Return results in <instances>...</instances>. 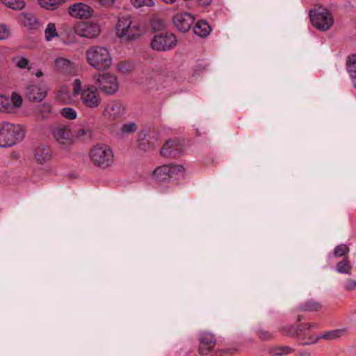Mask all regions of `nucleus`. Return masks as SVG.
I'll list each match as a JSON object with an SVG mask.
<instances>
[{
  "label": "nucleus",
  "instance_id": "f257e3e1",
  "mask_svg": "<svg viewBox=\"0 0 356 356\" xmlns=\"http://www.w3.org/2000/svg\"><path fill=\"white\" fill-rule=\"evenodd\" d=\"M73 93L75 97H79L81 104L87 108H97L102 103V98L97 87L91 84L83 86L79 79L74 81Z\"/></svg>",
  "mask_w": 356,
  "mask_h": 356
},
{
  "label": "nucleus",
  "instance_id": "f03ea898",
  "mask_svg": "<svg viewBox=\"0 0 356 356\" xmlns=\"http://www.w3.org/2000/svg\"><path fill=\"white\" fill-rule=\"evenodd\" d=\"M86 58L88 64L97 70H106L112 65V58L108 50L104 47H90L86 51Z\"/></svg>",
  "mask_w": 356,
  "mask_h": 356
},
{
  "label": "nucleus",
  "instance_id": "7ed1b4c3",
  "mask_svg": "<svg viewBox=\"0 0 356 356\" xmlns=\"http://www.w3.org/2000/svg\"><path fill=\"white\" fill-rule=\"evenodd\" d=\"M24 131L18 124L4 122L0 124V147H12L23 140Z\"/></svg>",
  "mask_w": 356,
  "mask_h": 356
},
{
  "label": "nucleus",
  "instance_id": "20e7f679",
  "mask_svg": "<svg viewBox=\"0 0 356 356\" xmlns=\"http://www.w3.org/2000/svg\"><path fill=\"white\" fill-rule=\"evenodd\" d=\"M89 157L93 165L102 169L111 167L114 163V153L110 146L97 144L89 152Z\"/></svg>",
  "mask_w": 356,
  "mask_h": 356
},
{
  "label": "nucleus",
  "instance_id": "39448f33",
  "mask_svg": "<svg viewBox=\"0 0 356 356\" xmlns=\"http://www.w3.org/2000/svg\"><path fill=\"white\" fill-rule=\"evenodd\" d=\"M116 33L120 38L126 40L136 39L142 33L140 24L129 15L122 16L118 19Z\"/></svg>",
  "mask_w": 356,
  "mask_h": 356
},
{
  "label": "nucleus",
  "instance_id": "423d86ee",
  "mask_svg": "<svg viewBox=\"0 0 356 356\" xmlns=\"http://www.w3.org/2000/svg\"><path fill=\"white\" fill-rule=\"evenodd\" d=\"M93 80L99 90L106 95H113L119 88L117 77L110 73L97 74Z\"/></svg>",
  "mask_w": 356,
  "mask_h": 356
},
{
  "label": "nucleus",
  "instance_id": "0eeeda50",
  "mask_svg": "<svg viewBox=\"0 0 356 356\" xmlns=\"http://www.w3.org/2000/svg\"><path fill=\"white\" fill-rule=\"evenodd\" d=\"M161 142L159 135L151 130L143 129L138 135V147L143 152H151L154 150Z\"/></svg>",
  "mask_w": 356,
  "mask_h": 356
},
{
  "label": "nucleus",
  "instance_id": "6e6552de",
  "mask_svg": "<svg viewBox=\"0 0 356 356\" xmlns=\"http://www.w3.org/2000/svg\"><path fill=\"white\" fill-rule=\"evenodd\" d=\"M177 44V37L173 33L165 32L156 34L151 42V47L158 51H167L173 49Z\"/></svg>",
  "mask_w": 356,
  "mask_h": 356
},
{
  "label": "nucleus",
  "instance_id": "1a4fd4ad",
  "mask_svg": "<svg viewBox=\"0 0 356 356\" xmlns=\"http://www.w3.org/2000/svg\"><path fill=\"white\" fill-rule=\"evenodd\" d=\"M216 339L213 334L206 332L200 337L199 353L202 355H207L211 353V356H222L223 351L217 348Z\"/></svg>",
  "mask_w": 356,
  "mask_h": 356
},
{
  "label": "nucleus",
  "instance_id": "9d476101",
  "mask_svg": "<svg viewBox=\"0 0 356 356\" xmlns=\"http://www.w3.org/2000/svg\"><path fill=\"white\" fill-rule=\"evenodd\" d=\"M309 17L314 26L317 29L325 31L330 29L333 24V18L331 13L323 9L322 11L311 10Z\"/></svg>",
  "mask_w": 356,
  "mask_h": 356
},
{
  "label": "nucleus",
  "instance_id": "9b49d317",
  "mask_svg": "<svg viewBox=\"0 0 356 356\" xmlns=\"http://www.w3.org/2000/svg\"><path fill=\"white\" fill-rule=\"evenodd\" d=\"M125 114V108L118 100H111L107 102L102 115L105 119L114 122L121 119Z\"/></svg>",
  "mask_w": 356,
  "mask_h": 356
},
{
  "label": "nucleus",
  "instance_id": "f8f14e48",
  "mask_svg": "<svg viewBox=\"0 0 356 356\" xmlns=\"http://www.w3.org/2000/svg\"><path fill=\"white\" fill-rule=\"evenodd\" d=\"M74 33L81 36L87 38H94L100 33V27L96 23L89 22H80L74 27Z\"/></svg>",
  "mask_w": 356,
  "mask_h": 356
},
{
  "label": "nucleus",
  "instance_id": "ddd939ff",
  "mask_svg": "<svg viewBox=\"0 0 356 356\" xmlns=\"http://www.w3.org/2000/svg\"><path fill=\"white\" fill-rule=\"evenodd\" d=\"M348 334V327L327 330L318 335L312 341L304 342L302 344L309 345L316 343L321 339H324L328 341H334L347 336Z\"/></svg>",
  "mask_w": 356,
  "mask_h": 356
},
{
  "label": "nucleus",
  "instance_id": "4468645a",
  "mask_svg": "<svg viewBox=\"0 0 356 356\" xmlns=\"http://www.w3.org/2000/svg\"><path fill=\"white\" fill-rule=\"evenodd\" d=\"M22 99L20 95L13 92L10 98L0 95V111L11 113L21 106Z\"/></svg>",
  "mask_w": 356,
  "mask_h": 356
},
{
  "label": "nucleus",
  "instance_id": "2eb2a0df",
  "mask_svg": "<svg viewBox=\"0 0 356 356\" xmlns=\"http://www.w3.org/2000/svg\"><path fill=\"white\" fill-rule=\"evenodd\" d=\"M182 151L181 145L177 140L170 139L165 142L160 150V154L165 158H177Z\"/></svg>",
  "mask_w": 356,
  "mask_h": 356
},
{
  "label": "nucleus",
  "instance_id": "dca6fc26",
  "mask_svg": "<svg viewBox=\"0 0 356 356\" xmlns=\"http://www.w3.org/2000/svg\"><path fill=\"white\" fill-rule=\"evenodd\" d=\"M195 20L194 17L188 13H180L173 17V23L181 32L188 31Z\"/></svg>",
  "mask_w": 356,
  "mask_h": 356
},
{
  "label": "nucleus",
  "instance_id": "f3484780",
  "mask_svg": "<svg viewBox=\"0 0 356 356\" xmlns=\"http://www.w3.org/2000/svg\"><path fill=\"white\" fill-rule=\"evenodd\" d=\"M69 13L71 16L76 18H88L93 13V10L88 5L83 3H78L71 6L69 8Z\"/></svg>",
  "mask_w": 356,
  "mask_h": 356
},
{
  "label": "nucleus",
  "instance_id": "a211bd4d",
  "mask_svg": "<svg viewBox=\"0 0 356 356\" xmlns=\"http://www.w3.org/2000/svg\"><path fill=\"white\" fill-rule=\"evenodd\" d=\"M53 136L56 141L61 145H68L72 140L71 129L65 125H60L54 128Z\"/></svg>",
  "mask_w": 356,
  "mask_h": 356
},
{
  "label": "nucleus",
  "instance_id": "6ab92c4d",
  "mask_svg": "<svg viewBox=\"0 0 356 356\" xmlns=\"http://www.w3.org/2000/svg\"><path fill=\"white\" fill-rule=\"evenodd\" d=\"M26 96L31 102H41L47 96V90L44 87L31 85L26 89Z\"/></svg>",
  "mask_w": 356,
  "mask_h": 356
},
{
  "label": "nucleus",
  "instance_id": "aec40b11",
  "mask_svg": "<svg viewBox=\"0 0 356 356\" xmlns=\"http://www.w3.org/2000/svg\"><path fill=\"white\" fill-rule=\"evenodd\" d=\"M54 66L60 72L65 74H72L74 71V66L70 60L59 57L55 59Z\"/></svg>",
  "mask_w": 356,
  "mask_h": 356
},
{
  "label": "nucleus",
  "instance_id": "412c9836",
  "mask_svg": "<svg viewBox=\"0 0 356 356\" xmlns=\"http://www.w3.org/2000/svg\"><path fill=\"white\" fill-rule=\"evenodd\" d=\"M51 154L52 152L51 148L48 146H38L35 149V157L37 162L40 164H42L50 160L51 158Z\"/></svg>",
  "mask_w": 356,
  "mask_h": 356
},
{
  "label": "nucleus",
  "instance_id": "4be33fe9",
  "mask_svg": "<svg viewBox=\"0 0 356 356\" xmlns=\"http://www.w3.org/2000/svg\"><path fill=\"white\" fill-rule=\"evenodd\" d=\"M20 19L22 24L27 29H37L40 26V23L35 15L31 13H22L20 15Z\"/></svg>",
  "mask_w": 356,
  "mask_h": 356
},
{
  "label": "nucleus",
  "instance_id": "5701e85b",
  "mask_svg": "<svg viewBox=\"0 0 356 356\" xmlns=\"http://www.w3.org/2000/svg\"><path fill=\"white\" fill-rule=\"evenodd\" d=\"M322 308V305L313 299H309L300 304L297 307V311L301 312H318Z\"/></svg>",
  "mask_w": 356,
  "mask_h": 356
},
{
  "label": "nucleus",
  "instance_id": "b1692460",
  "mask_svg": "<svg viewBox=\"0 0 356 356\" xmlns=\"http://www.w3.org/2000/svg\"><path fill=\"white\" fill-rule=\"evenodd\" d=\"M211 31V26L204 20L198 21L193 27L195 34L202 38L207 37L210 33Z\"/></svg>",
  "mask_w": 356,
  "mask_h": 356
},
{
  "label": "nucleus",
  "instance_id": "393cba45",
  "mask_svg": "<svg viewBox=\"0 0 356 356\" xmlns=\"http://www.w3.org/2000/svg\"><path fill=\"white\" fill-rule=\"evenodd\" d=\"M294 349L289 346H273L270 347L269 353L273 356H284L291 354Z\"/></svg>",
  "mask_w": 356,
  "mask_h": 356
},
{
  "label": "nucleus",
  "instance_id": "a878e982",
  "mask_svg": "<svg viewBox=\"0 0 356 356\" xmlns=\"http://www.w3.org/2000/svg\"><path fill=\"white\" fill-rule=\"evenodd\" d=\"M170 172L168 165H163L156 168L153 175L157 180L165 181L170 179Z\"/></svg>",
  "mask_w": 356,
  "mask_h": 356
},
{
  "label": "nucleus",
  "instance_id": "bb28decb",
  "mask_svg": "<svg viewBox=\"0 0 356 356\" xmlns=\"http://www.w3.org/2000/svg\"><path fill=\"white\" fill-rule=\"evenodd\" d=\"M347 70L353 79L354 87L356 88V55L348 57L346 61Z\"/></svg>",
  "mask_w": 356,
  "mask_h": 356
},
{
  "label": "nucleus",
  "instance_id": "cd10ccee",
  "mask_svg": "<svg viewBox=\"0 0 356 356\" xmlns=\"http://www.w3.org/2000/svg\"><path fill=\"white\" fill-rule=\"evenodd\" d=\"M170 179L178 180L184 177L185 168L181 165H168Z\"/></svg>",
  "mask_w": 356,
  "mask_h": 356
},
{
  "label": "nucleus",
  "instance_id": "c85d7f7f",
  "mask_svg": "<svg viewBox=\"0 0 356 356\" xmlns=\"http://www.w3.org/2000/svg\"><path fill=\"white\" fill-rule=\"evenodd\" d=\"M336 270L341 274H350L351 266L347 259L339 261L336 265Z\"/></svg>",
  "mask_w": 356,
  "mask_h": 356
},
{
  "label": "nucleus",
  "instance_id": "c756f323",
  "mask_svg": "<svg viewBox=\"0 0 356 356\" xmlns=\"http://www.w3.org/2000/svg\"><path fill=\"white\" fill-rule=\"evenodd\" d=\"M58 35L56 25L54 23H49L44 31V37L47 41H51Z\"/></svg>",
  "mask_w": 356,
  "mask_h": 356
},
{
  "label": "nucleus",
  "instance_id": "7c9ffc66",
  "mask_svg": "<svg viewBox=\"0 0 356 356\" xmlns=\"http://www.w3.org/2000/svg\"><path fill=\"white\" fill-rule=\"evenodd\" d=\"M39 3L47 10H54L60 5L65 0H38Z\"/></svg>",
  "mask_w": 356,
  "mask_h": 356
},
{
  "label": "nucleus",
  "instance_id": "2f4dec72",
  "mask_svg": "<svg viewBox=\"0 0 356 356\" xmlns=\"http://www.w3.org/2000/svg\"><path fill=\"white\" fill-rule=\"evenodd\" d=\"M2 3L13 10H22L25 6L24 0H1Z\"/></svg>",
  "mask_w": 356,
  "mask_h": 356
},
{
  "label": "nucleus",
  "instance_id": "473e14b6",
  "mask_svg": "<svg viewBox=\"0 0 356 356\" xmlns=\"http://www.w3.org/2000/svg\"><path fill=\"white\" fill-rule=\"evenodd\" d=\"M350 252V248L346 244H340L337 245L332 252L335 257H341L347 255Z\"/></svg>",
  "mask_w": 356,
  "mask_h": 356
},
{
  "label": "nucleus",
  "instance_id": "72a5a7b5",
  "mask_svg": "<svg viewBox=\"0 0 356 356\" xmlns=\"http://www.w3.org/2000/svg\"><path fill=\"white\" fill-rule=\"evenodd\" d=\"M280 331L284 335L299 337L298 329L293 325L283 326Z\"/></svg>",
  "mask_w": 356,
  "mask_h": 356
},
{
  "label": "nucleus",
  "instance_id": "f704fd0d",
  "mask_svg": "<svg viewBox=\"0 0 356 356\" xmlns=\"http://www.w3.org/2000/svg\"><path fill=\"white\" fill-rule=\"evenodd\" d=\"M60 115L68 120H74L76 118L77 113L76 110L70 107H65L60 111Z\"/></svg>",
  "mask_w": 356,
  "mask_h": 356
},
{
  "label": "nucleus",
  "instance_id": "c9c22d12",
  "mask_svg": "<svg viewBox=\"0 0 356 356\" xmlns=\"http://www.w3.org/2000/svg\"><path fill=\"white\" fill-rule=\"evenodd\" d=\"M131 3L136 8L143 6L152 7L154 4L153 0H131Z\"/></svg>",
  "mask_w": 356,
  "mask_h": 356
},
{
  "label": "nucleus",
  "instance_id": "e433bc0d",
  "mask_svg": "<svg viewBox=\"0 0 356 356\" xmlns=\"http://www.w3.org/2000/svg\"><path fill=\"white\" fill-rule=\"evenodd\" d=\"M257 335L259 338L262 341H271L274 339V335L273 333L262 329H260L257 331Z\"/></svg>",
  "mask_w": 356,
  "mask_h": 356
},
{
  "label": "nucleus",
  "instance_id": "4c0bfd02",
  "mask_svg": "<svg viewBox=\"0 0 356 356\" xmlns=\"http://www.w3.org/2000/svg\"><path fill=\"white\" fill-rule=\"evenodd\" d=\"M137 127L136 123L130 122L124 124L121 127V131L123 134H131L136 131Z\"/></svg>",
  "mask_w": 356,
  "mask_h": 356
},
{
  "label": "nucleus",
  "instance_id": "58836bf2",
  "mask_svg": "<svg viewBox=\"0 0 356 356\" xmlns=\"http://www.w3.org/2000/svg\"><path fill=\"white\" fill-rule=\"evenodd\" d=\"M14 62L16 65L21 69H24L27 67L29 64V60L27 58L22 56H17L13 58Z\"/></svg>",
  "mask_w": 356,
  "mask_h": 356
},
{
  "label": "nucleus",
  "instance_id": "ea45409f",
  "mask_svg": "<svg viewBox=\"0 0 356 356\" xmlns=\"http://www.w3.org/2000/svg\"><path fill=\"white\" fill-rule=\"evenodd\" d=\"M131 64L127 61H120L117 65V69L123 73L127 72L131 69Z\"/></svg>",
  "mask_w": 356,
  "mask_h": 356
},
{
  "label": "nucleus",
  "instance_id": "a19ab883",
  "mask_svg": "<svg viewBox=\"0 0 356 356\" xmlns=\"http://www.w3.org/2000/svg\"><path fill=\"white\" fill-rule=\"evenodd\" d=\"M39 112L42 116V118L44 119L47 118V115L51 112V106L49 104H43L39 108Z\"/></svg>",
  "mask_w": 356,
  "mask_h": 356
},
{
  "label": "nucleus",
  "instance_id": "79ce46f5",
  "mask_svg": "<svg viewBox=\"0 0 356 356\" xmlns=\"http://www.w3.org/2000/svg\"><path fill=\"white\" fill-rule=\"evenodd\" d=\"M10 35V30L6 24H0V40H6Z\"/></svg>",
  "mask_w": 356,
  "mask_h": 356
},
{
  "label": "nucleus",
  "instance_id": "37998d69",
  "mask_svg": "<svg viewBox=\"0 0 356 356\" xmlns=\"http://www.w3.org/2000/svg\"><path fill=\"white\" fill-rule=\"evenodd\" d=\"M343 289L347 291H352L356 289V281L352 279L346 280L343 284Z\"/></svg>",
  "mask_w": 356,
  "mask_h": 356
},
{
  "label": "nucleus",
  "instance_id": "c03bdc74",
  "mask_svg": "<svg viewBox=\"0 0 356 356\" xmlns=\"http://www.w3.org/2000/svg\"><path fill=\"white\" fill-rule=\"evenodd\" d=\"M97 1L103 6H110L114 3L115 0H97Z\"/></svg>",
  "mask_w": 356,
  "mask_h": 356
},
{
  "label": "nucleus",
  "instance_id": "a18cd8bd",
  "mask_svg": "<svg viewBox=\"0 0 356 356\" xmlns=\"http://www.w3.org/2000/svg\"><path fill=\"white\" fill-rule=\"evenodd\" d=\"M213 0H197L198 4L201 6H208L211 4Z\"/></svg>",
  "mask_w": 356,
  "mask_h": 356
},
{
  "label": "nucleus",
  "instance_id": "49530a36",
  "mask_svg": "<svg viewBox=\"0 0 356 356\" xmlns=\"http://www.w3.org/2000/svg\"><path fill=\"white\" fill-rule=\"evenodd\" d=\"M304 326H307V330L317 328L318 327V324L314 323H306Z\"/></svg>",
  "mask_w": 356,
  "mask_h": 356
},
{
  "label": "nucleus",
  "instance_id": "de8ad7c7",
  "mask_svg": "<svg viewBox=\"0 0 356 356\" xmlns=\"http://www.w3.org/2000/svg\"><path fill=\"white\" fill-rule=\"evenodd\" d=\"M35 74V76L39 78V77H41L43 75V72H42L41 70H38Z\"/></svg>",
  "mask_w": 356,
  "mask_h": 356
},
{
  "label": "nucleus",
  "instance_id": "09e8293b",
  "mask_svg": "<svg viewBox=\"0 0 356 356\" xmlns=\"http://www.w3.org/2000/svg\"><path fill=\"white\" fill-rule=\"evenodd\" d=\"M298 356H310V354L307 352H302L300 353Z\"/></svg>",
  "mask_w": 356,
  "mask_h": 356
},
{
  "label": "nucleus",
  "instance_id": "8fccbe9b",
  "mask_svg": "<svg viewBox=\"0 0 356 356\" xmlns=\"http://www.w3.org/2000/svg\"><path fill=\"white\" fill-rule=\"evenodd\" d=\"M306 323H302V324H300L297 327L299 330H300V327H304V330H307V326H303L305 325Z\"/></svg>",
  "mask_w": 356,
  "mask_h": 356
},
{
  "label": "nucleus",
  "instance_id": "3c124183",
  "mask_svg": "<svg viewBox=\"0 0 356 356\" xmlns=\"http://www.w3.org/2000/svg\"><path fill=\"white\" fill-rule=\"evenodd\" d=\"M162 1L165 2L166 3H172L175 1V0H162Z\"/></svg>",
  "mask_w": 356,
  "mask_h": 356
},
{
  "label": "nucleus",
  "instance_id": "603ef678",
  "mask_svg": "<svg viewBox=\"0 0 356 356\" xmlns=\"http://www.w3.org/2000/svg\"><path fill=\"white\" fill-rule=\"evenodd\" d=\"M304 330V327H300V330H298L299 337L300 336L302 332Z\"/></svg>",
  "mask_w": 356,
  "mask_h": 356
},
{
  "label": "nucleus",
  "instance_id": "864d4df0",
  "mask_svg": "<svg viewBox=\"0 0 356 356\" xmlns=\"http://www.w3.org/2000/svg\"><path fill=\"white\" fill-rule=\"evenodd\" d=\"M301 320H302V316H298V318H297V321H300Z\"/></svg>",
  "mask_w": 356,
  "mask_h": 356
},
{
  "label": "nucleus",
  "instance_id": "5fc2aeb1",
  "mask_svg": "<svg viewBox=\"0 0 356 356\" xmlns=\"http://www.w3.org/2000/svg\"><path fill=\"white\" fill-rule=\"evenodd\" d=\"M158 24H162L161 22H160V21H159V22H158Z\"/></svg>",
  "mask_w": 356,
  "mask_h": 356
},
{
  "label": "nucleus",
  "instance_id": "6e6d98bb",
  "mask_svg": "<svg viewBox=\"0 0 356 356\" xmlns=\"http://www.w3.org/2000/svg\"><path fill=\"white\" fill-rule=\"evenodd\" d=\"M355 313H356V310H355Z\"/></svg>",
  "mask_w": 356,
  "mask_h": 356
}]
</instances>
